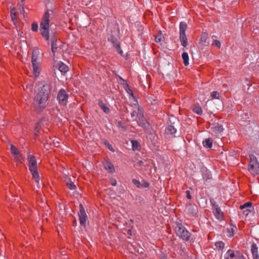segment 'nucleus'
<instances>
[{"label":"nucleus","instance_id":"6ab92c4d","mask_svg":"<svg viewBox=\"0 0 259 259\" xmlns=\"http://www.w3.org/2000/svg\"><path fill=\"white\" fill-rule=\"evenodd\" d=\"M98 105L101 109L105 112L106 114H109L110 110L109 108L107 107V105L103 103V101L101 99H100L98 101Z\"/></svg>","mask_w":259,"mask_h":259},{"label":"nucleus","instance_id":"f3484780","mask_svg":"<svg viewBox=\"0 0 259 259\" xmlns=\"http://www.w3.org/2000/svg\"><path fill=\"white\" fill-rule=\"evenodd\" d=\"M113 45V47L116 49V51L121 56H123V51L121 49L120 44L118 39L111 42Z\"/></svg>","mask_w":259,"mask_h":259},{"label":"nucleus","instance_id":"0eeeda50","mask_svg":"<svg viewBox=\"0 0 259 259\" xmlns=\"http://www.w3.org/2000/svg\"><path fill=\"white\" fill-rule=\"evenodd\" d=\"M177 235L184 240H188L190 237V233L186 228H175Z\"/></svg>","mask_w":259,"mask_h":259},{"label":"nucleus","instance_id":"09e8293b","mask_svg":"<svg viewBox=\"0 0 259 259\" xmlns=\"http://www.w3.org/2000/svg\"><path fill=\"white\" fill-rule=\"evenodd\" d=\"M186 193L187 198L188 199H191V198H192V196H191V194H190V191H189V190H187V191H186Z\"/></svg>","mask_w":259,"mask_h":259},{"label":"nucleus","instance_id":"ddd939ff","mask_svg":"<svg viewBox=\"0 0 259 259\" xmlns=\"http://www.w3.org/2000/svg\"><path fill=\"white\" fill-rule=\"evenodd\" d=\"M103 166L104 168L109 172L113 174L115 172V168L113 164L109 160H104L103 161Z\"/></svg>","mask_w":259,"mask_h":259},{"label":"nucleus","instance_id":"ea45409f","mask_svg":"<svg viewBox=\"0 0 259 259\" xmlns=\"http://www.w3.org/2000/svg\"><path fill=\"white\" fill-rule=\"evenodd\" d=\"M104 144L105 145V146L111 151L112 152H114V150L113 148V147L112 146V145L109 143V142L106 140L104 142Z\"/></svg>","mask_w":259,"mask_h":259},{"label":"nucleus","instance_id":"c85d7f7f","mask_svg":"<svg viewBox=\"0 0 259 259\" xmlns=\"http://www.w3.org/2000/svg\"><path fill=\"white\" fill-rule=\"evenodd\" d=\"M252 204V202H247L244 203V204L240 205V208L241 210H243L244 209H245L246 208H250V209H253Z\"/></svg>","mask_w":259,"mask_h":259},{"label":"nucleus","instance_id":"5701e85b","mask_svg":"<svg viewBox=\"0 0 259 259\" xmlns=\"http://www.w3.org/2000/svg\"><path fill=\"white\" fill-rule=\"evenodd\" d=\"M180 40L181 42V45H182V46H183L184 47H186L187 46V38L185 34H180Z\"/></svg>","mask_w":259,"mask_h":259},{"label":"nucleus","instance_id":"f03ea898","mask_svg":"<svg viewBox=\"0 0 259 259\" xmlns=\"http://www.w3.org/2000/svg\"><path fill=\"white\" fill-rule=\"evenodd\" d=\"M54 16V11L53 10H47L44 13L40 23V33L46 41L50 39L49 24Z\"/></svg>","mask_w":259,"mask_h":259},{"label":"nucleus","instance_id":"bb28decb","mask_svg":"<svg viewBox=\"0 0 259 259\" xmlns=\"http://www.w3.org/2000/svg\"><path fill=\"white\" fill-rule=\"evenodd\" d=\"M132 149L133 150H139L140 149V145L136 140L132 141Z\"/></svg>","mask_w":259,"mask_h":259},{"label":"nucleus","instance_id":"a19ab883","mask_svg":"<svg viewBox=\"0 0 259 259\" xmlns=\"http://www.w3.org/2000/svg\"><path fill=\"white\" fill-rule=\"evenodd\" d=\"M108 40L112 42L117 39L116 37L114 36L112 34H108L107 36Z\"/></svg>","mask_w":259,"mask_h":259},{"label":"nucleus","instance_id":"2f4dec72","mask_svg":"<svg viewBox=\"0 0 259 259\" xmlns=\"http://www.w3.org/2000/svg\"><path fill=\"white\" fill-rule=\"evenodd\" d=\"M66 185L69 189L72 190H75L76 188L73 182L70 180H69L68 182H67Z\"/></svg>","mask_w":259,"mask_h":259},{"label":"nucleus","instance_id":"9b49d317","mask_svg":"<svg viewBox=\"0 0 259 259\" xmlns=\"http://www.w3.org/2000/svg\"><path fill=\"white\" fill-rule=\"evenodd\" d=\"M27 160L29 163V169L30 170L37 169V162L34 156L28 155Z\"/></svg>","mask_w":259,"mask_h":259},{"label":"nucleus","instance_id":"7c9ffc66","mask_svg":"<svg viewBox=\"0 0 259 259\" xmlns=\"http://www.w3.org/2000/svg\"><path fill=\"white\" fill-rule=\"evenodd\" d=\"M213 131L214 132H221L223 128L222 125H220L219 124H215L214 126L212 127Z\"/></svg>","mask_w":259,"mask_h":259},{"label":"nucleus","instance_id":"39448f33","mask_svg":"<svg viewBox=\"0 0 259 259\" xmlns=\"http://www.w3.org/2000/svg\"><path fill=\"white\" fill-rule=\"evenodd\" d=\"M210 204L212 206V211L215 217L220 221L223 220L224 214L221 210L220 207L213 199H210Z\"/></svg>","mask_w":259,"mask_h":259},{"label":"nucleus","instance_id":"4468645a","mask_svg":"<svg viewBox=\"0 0 259 259\" xmlns=\"http://www.w3.org/2000/svg\"><path fill=\"white\" fill-rule=\"evenodd\" d=\"M17 16V13L15 12L14 10H13L11 11V17L12 20L13 22L14 25H15L17 30L18 31H19L21 30V27L19 26L18 23V21L16 18Z\"/></svg>","mask_w":259,"mask_h":259},{"label":"nucleus","instance_id":"1a4fd4ad","mask_svg":"<svg viewBox=\"0 0 259 259\" xmlns=\"http://www.w3.org/2000/svg\"><path fill=\"white\" fill-rule=\"evenodd\" d=\"M224 259H243V256L239 252L230 249L225 254Z\"/></svg>","mask_w":259,"mask_h":259},{"label":"nucleus","instance_id":"f257e3e1","mask_svg":"<svg viewBox=\"0 0 259 259\" xmlns=\"http://www.w3.org/2000/svg\"><path fill=\"white\" fill-rule=\"evenodd\" d=\"M50 93L51 87L48 83H45L37 89L33 101L36 112H42L46 107V103L49 98Z\"/></svg>","mask_w":259,"mask_h":259},{"label":"nucleus","instance_id":"6e6552de","mask_svg":"<svg viewBox=\"0 0 259 259\" xmlns=\"http://www.w3.org/2000/svg\"><path fill=\"white\" fill-rule=\"evenodd\" d=\"M79 212H78V215L80 225L82 227H85L87 220V214L85 213L84 207L82 204H79Z\"/></svg>","mask_w":259,"mask_h":259},{"label":"nucleus","instance_id":"473e14b6","mask_svg":"<svg viewBox=\"0 0 259 259\" xmlns=\"http://www.w3.org/2000/svg\"><path fill=\"white\" fill-rule=\"evenodd\" d=\"M208 36V34L207 32H202L200 38L201 41L204 43L206 42Z\"/></svg>","mask_w":259,"mask_h":259},{"label":"nucleus","instance_id":"f704fd0d","mask_svg":"<svg viewBox=\"0 0 259 259\" xmlns=\"http://www.w3.org/2000/svg\"><path fill=\"white\" fill-rule=\"evenodd\" d=\"M11 152L13 156L18 154L19 152L17 148L13 145H11Z\"/></svg>","mask_w":259,"mask_h":259},{"label":"nucleus","instance_id":"412c9836","mask_svg":"<svg viewBox=\"0 0 259 259\" xmlns=\"http://www.w3.org/2000/svg\"><path fill=\"white\" fill-rule=\"evenodd\" d=\"M30 171L31 172L33 179H34L35 182L37 183V186L39 187V176L37 168Z\"/></svg>","mask_w":259,"mask_h":259},{"label":"nucleus","instance_id":"bf43d9fd","mask_svg":"<svg viewBox=\"0 0 259 259\" xmlns=\"http://www.w3.org/2000/svg\"><path fill=\"white\" fill-rule=\"evenodd\" d=\"M0 119H1V118L0 117Z\"/></svg>","mask_w":259,"mask_h":259},{"label":"nucleus","instance_id":"de8ad7c7","mask_svg":"<svg viewBox=\"0 0 259 259\" xmlns=\"http://www.w3.org/2000/svg\"><path fill=\"white\" fill-rule=\"evenodd\" d=\"M110 183L111 185H112V186H116V184H117L116 180L113 178L110 179Z\"/></svg>","mask_w":259,"mask_h":259},{"label":"nucleus","instance_id":"a878e982","mask_svg":"<svg viewBox=\"0 0 259 259\" xmlns=\"http://www.w3.org/2000/svg\"><path fill=\"white\" fill-rule=\"evenodd\" d=\"M236 232V228H227V235L228 237H232Z\"/></svg>","mask_w":259,"mask_h":259},{"label":"nucleus","instance_id":"20e7f679","mask_svg":"<svg viewBox=\"0 0 259 259\" xmlns=\"http://www.w3.org/2000/svg\"><path fill=\"white\" fill-rule=\"evenodd\" d=\"M250 162L248 164V169L253 175H259V162L256 157L253 154L249 155Z\"/></svg>","mask_w":259,"mask_h":259},{"label":"nucleus","instance_id":"c756f323","mask_svg":"<svg viewBox=\"0 0 259 259\" xmlns=\"http://www.w3.org/2000/svg\"><path fill=\"white\" fill-rule=\"evenodd\" d=\"M14 159L16 161H19L20 162H23L24 161V159L23 157L22 154L19 152L18 154L15 155Z\"/></svg>","mask_w":259,"mask_h":259},{"label":"nucleus","instance_id":"79ce46f5","mask_svg":"<svg viewBox=\"0 0 259 259\" xmlns=\"http://www.w3.org/2000/svg\"><path fill=\"white\" fill-rule=\"evenodd\" d=\"M38 24L36 23H33L31 25V29L34 32H36L38 30Z\"/></svg>","mask_w":259,"mask_h":259},{"label":"nucleus","instance_id":"37998d69","mask_svg":"<svg viewBox=\"0 0 259 259\" xmlns=\"http://www.w3.org/2000/svg\"><path fill=\"white\" fill-rule=\"evenodd\" d=\"M133 183L138 188H141V183L139 180L136 179H133Z\"/></svg>","mask_w":259,"mask_h":259},{"label":"nucleus","instance_id":"864d4df0","mask_svg":"<svg viewBox=\"0 0 259 259\" xmlns=\"http://www.w3.org/2000/svg\"><path fill=\"white\" fill-rule=\"evenodd\" d=\"M144 164V162L142 160H140L138 162V164L140 166L143 165Z\"/></svg>","mask_w":259,"mask_h":259},{"label":"nucleus","instance_id":"393cba45","mask_svg":"<svg viewBox=\"0 0 259 259\" xmlns=\"http://www.w3.org/2000/svg\"><path fill=\"white\" fill-rule=\"evenodd\" d=\"M182 57L185 66H188L189 65V56L188 53L187 52H184L182 55Z\"/></svg>","mask_w":259,"mask_h":259},{"label":"nucleus","instance_id":"2eb2a0df","mask_svg":"<svg viewBox=\"0 0 259 259\" xmlns=\"http://www.w3.org/2000/svg\"><path fill=\"white\" fill-rule=\"evenodd\" d=\"M56 67L58 68L59 70L63 74L66 73L69 70V67L65 64L62 62H59L56 65Z\"/></svg>","mask_w":259,"mask_h":259},{"label":"nucleus","instance_id":"6e6d98bb","mask_svg":"<svg viewBox=\"0 0 259 259\" xmlns=\"http://www.w3.org/2000/svg\"><path fill=\"white\" fill-rule=\"evenodd\" d=\"M130 232H131V230H128L127 231V233H130Z\"/></svg>","mask_w":259,"mask_h":259},{"label":"nucleus","instance_id":"dca6fc26","mask_svg":"<svg viewBox=\"0 0 259 259\" xmlns=\"http://www.w3.org/2000/svg\"><path fill=\"white\" fill-rule=\"evenodd\" d=\"M51 47H52V51L53 53V56H55V53L56 52L58 49V45L57 44V38L55 36L53 35L51 37Z\"/></svg>","mask_w":259,"mask_h":259},{"label":"nucleus","instance_id":"f8f14e48","mask_svg":"<svg viewBox=\"0 0 259 259\" xmlns=\"http://www.w3.org/2000/svg\"><path fill=\"white\" fill-rule=\"evenodd\" d=\"M165 134L168 136L169 138L176 137V133H177L176 128L172 125H168L165 128Z\"/></svg>","mask_w":259,"mask_h":259},{"label":"nucleus","instance_id":"b1692460","mask_svg":"<svg viewBox=\"0 0 259 259\" xmlns=\"http://www.w3.org/2000/svg\"><path fill=\"white\" fill-rule=\"evenodd\" d=\"M187 29V24L185 22H181L180 24V34H185V31Z\"/></svg>","mask_w":259,"mask_h":259},{"label":"nucleus","instance_id":"c03bdc74","mask_svg":"<svg viewBox=\"0 0 259 259\" xmlns=\"http://www.w3.org/2000/svg\"><path fill=\"white\" fill-rule=\"evenodd\" d=\"M212 45L220 48L221 46V42L218 40L215 39L213 41Z\"/></svg>","mask_w":259,"mask_h":259},{"label":"nucleus","instance_id":"a18cd8bd","mask_svg":"<svg viewBox=\"0 0 259 259\" xmlns=\"http://www.w3.org/2000/svg\"><path fill=\"white\" fill-rule=\"evenodd\" d=\"M252 209H250V208H246L242 210L243 213L244 215H247L251 211Z\"/></svg>","mask_w":259,"mask_h":259},{"label":"nucleus","instance_id":"3c124183","mask_svg":"<svg viewBox=\"0 0 259 259\" xmlns=\"http://www.w3.org/2000/svg\"><path fill=\"white\" fill-rule=\"evenodd\" d=\"M204 178H206V179H209L211 178V175L209 174H206L203 177Z\"/></svg>","mask_w":259,"mask_h":259},{"label":"nucleus","instance_id":"72a5a7b5","mask_svg":"<svg viewBox=\"0 0 259 259\" xmlns=\"http://www.w3.org/2000/svg\"><path fill=\"white\" fill-rule=\"evenodd\" d=\"M210 97L212 99H219L220 97V93L217 91H213L210 94Z\"/></svg>","mask_w":259,"mask_h":259},{"label":"nucleus","instance_id":"e433bc0d","mask_svg":"<svg viewBox=\"0 0 259 259\" xmlns=\"http://www.w3.org/2000/svg\"><path fill=\"white\" fill-rule=\"evenodd\" d=\"M215 246L216 248L221 250L224 247V243L223 242L220 241L215 243Z\"/></svg>","mask_w":259,"mask_h":259},{"label":"nucleus","instance_id":"9d476101","mask_svg":"<svg viewBox=\"0 0 259 259\" xmlns=\"http://www.w3.org/2000/svg\"><path fill=\"white\" fill-rule=\"evenodd\" d=\"M39 52L38 50H34L31 56V62L32 66L40 65L39 58Z\"/></svg>","mask_w":259,"mask_h":259},{"label":"nucleus","instance_id":"603ef678","mask_svg":"<svg viewBox=\"0 0 259 259\" xmlns=\"http://www.w3.org/2000/svg\"><path fill=\"white\" fill-rule=\"evenodd\" d=\"M123 110L124 112H125V113H128V110L127 109V108L126 107V106H124L123 108Z\"/></svg>","mask_w":259,"mask_h":259},{"label":"nucleus","instance_id":"8fccbe9b","mask_svg":"<svg viewBox=\"0 0 259 259\" xmlns=\"http://www.w3.org/2000/svg\"><path fill=\"white\" fill-rule=\"evenodd\" d=\"M131 115L132 117H136V116H137V112L134 110L131 113Z\"/></svg>","mask_w":259,"mask_h":259},{"label":"nucleus","instance_id":"58836bf2","mask_svg":"<svg viewBox=\"0 0 259 259\" xmlns=\"http://www.w3.org/2000/svg\"><path fill=\"white\" fill-rule=\"evenodd\" d=\"M162 38V35L161 32L160 31H159V34L158 35H157L156 36H155V40L156 42H159L161 41Z\"/></svg>","mask_w":259,"mask_h":259},{"label":"nucleus","instance_id":"49530a36","mask_svg":"<svg viewBox=\"0 0 259 259\" xmlns=\"http://www.w3.org/2000/svg\"><path fill=\"white\" fill-rule=\"evenodd\" d=\"M149 186V184L147 182L144 181L141 183V188H148Z\"/></svg>","mask_w":259,"mask_h":259},{"label":"nucleus","instance_id":"5fc2aeb1","mask_svg":"<svg viewBox=\"0 0 259 259\" xmlns=\"http://www.w3.org/2000/svg\"><path fill=\"white\" fill-rule=\"evenodd\" d=\"M34 130H35V133H38V130L37 129V126H36V127H35Z\"/></svg>","mask_w":259,"mask_h":259},{"label":"nucleus","instance_id":"4d7b16f0","mask_svg":"<svg viewBox=\"0 0 259 259\" xmlns=\"http://www.w3.org/2000/svg\"><path fill=\"white\" fill-rule=\"evenodd\" d=\"M22 11H23V12L24 11V8H22Z\"/></svg>","mask_w":259,"mask_h":259},{"label":"nucleus","instance_id":"423d86ee","mask_svg":"<svg viewBox=\"0 0 259 259\" xmlns=\"http://www.w3.org/2000/svg\"><path fill=\"white\" fill-rule=\"evenodd\" d=\"M69 95L66 90L64 89L60 90L57 95V100L61 106L66 105L68 102Z\"/></svg>","mask_w":259,"mask_h":259},{"label":"nucleus","instance_id":"c9c22d12","mask_svg":"<svg viewBox=\"0 0 259 259\" xmlns=\"http://www.w3.org/2000/svg\"><path fill=\"white\" fill-rule=\"evenodd\" d=\"M125 90L126 92L133 98H134V93L132 90L130 89V87L128 84H126V86L124 87Z\"/></svg>","mask_w":259,"mask_h":259},{"label":"nucleus","instance_id":"aec40b11","mask_svg":"<svg viewBox=\"0 0 259 259\" xmlns=\"http://www.w3.org/2000/svg\"><path fill=\"white\" fill-rule=\"evenodd\" d=\"M191 109L194 113L199 115H201L202 114V108L198 104H195L192 106Z\"/></svg>","mask_w":259,"mask_h":259},{"label":"nucleus","instance_id":"4c0bfd02","mask_svg":"<svg viewBox=\"0 0 259 259\" xmlns=\"http://www.w3.org/2000/svg\"><path fill=\"white\" fill-rule=\"evenodd\" d=\"M117 126L118 128L122 129V130H126V126L124 123L122 121H119L117 123Z\"/></svg>","mask_w":259,"mask_h":259},{"label":"nucleus","instance_id":"cd10ccee","mask_svg":"<svg viewBox=\"0 0 259 259\" xmlns=\"http://www.w3.org/2000/svg\"><path fill=\"white\" fill-rule=\"evenodd\" d=\"M33 66V73L35 76H38L40 72V65Z\"/></svg>","mask_w":259,"mask_h":259},{"label":"nucleus","instance_id":"4be33fe9","mask_svg":"<svg viewBox=\"0 0 259 259\" xmlns=\"http://www.w3.org/2000/svg\"><path fill=\"white\" fill-rule=\"evenodd\" d=\"M212 142L213 140L211 138H206L202 142L203 146L205 148H210L212 146Z\"/></svg>","mask_w":259,"mask_h":259},{"label":"nucleus","instance_id":"13d9d810","mask_svg":"<svg viewBox=\"0 0 259 259\" xmlns=\"http://www.w3.org/2000/svg\"><path fill=\"white\" fill-rule=\"evenodd\" d=\"M2 113H0V114H1Z\"/></svg>","mask_w":259,"mask_h":259},{"label":"nucleus","instance_id":"7ed1b4c3","mask_svg":"<svg viewBox=\"0 0 259 259\" xmlns=\"http://www.w3.org/2000/svg\"><path fill=\"white\" fill-rule=\"evenodd\" d=\"M138 124L142 127L144 130H147L149 127V123L147 121L144 115L143 109L139 106L137 110V117L136 119Z\"/></svg>","mask_w":259,"mask_h":259},{"label":"nucleus","instance_id":"a211bd4d","mask_svg":"<svg viewBox=\"0 0 259 259\" xmlns=\"http://www.w3.org/2000/svg\"><path fill=\"white\" fill-rule=\"evenodd\" d=\"M251 252L253 259H259L258 249L255 244L253 243L251 246Z\"/></svg>","mask_w":259,"mask_h":259}]
</instances>
